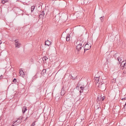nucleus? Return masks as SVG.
<instances>
[{
    "instance_id": "obj_1",
    "label": "nucleus",
    "mask_w": 126,
    "mask_h": 126,
    "mask_svg": "<svg viewBox=\"0 0 126 126\" xmlns=\"http://www.w3.org/2000/svg\"><path fill=\"white\" fill-rule=\"evenodd\" d=\"M80 90L79 91L80 93L83 92V91L85 93L87 92L88 91V87L86 86L85 87L81 86L80 87Z\"/></svg>"
},
{
    "instance_id": "obj_2",
    "label": "nucleus",
    "mask_w": 126,
    "mask_h": 126,
    "mask_svg": "<svg viewBox=\"0 0 126 126\" xmlns=\"http://www.w3.org/2000/svg\"><path fill=\"white\" fill-rule=\"evenodd\" d=\"M91 47V45L90 43H86L85 46L83 47L84 49V53L86 50L89 49Z\"/></svg>"
},
{
    "instance_id": "obj_3",
    "label": "nucleus",
    "mask_w": 126,
    "mask_h": 126,
    "mask_svg": "<svg viewBox=\"0 0 126 126\" xmlns=\"http://www.w3.org/2000/svg\"><path fill=\"white\" fill-rule=\"evenodd\" d=\"M15 45L16 47L19 48V47L21 45L19 43L17 40H15Z\"/></svg>"
},
{
    "instance_id": "obj_4",
    "label": "nucleus",
    "mask_w": 126,
    "mask_h": 126,
    "mask_svg": "<svg viewBox=\"0 0 126 126\" xmlns=\"http://www.w3.org/2000/svg\"><path fill=\"white\" fill-rule=\"evenodd\" d=\"M82 47V46H81V45H77L76 46V49L78 51H79L81 50Z\"/></svg>"
},
{
    "instance_id": "obj_5",
    "label": "nucleus",
    "mask_w": 126,
    "mask_h": 126,
    "mask_svg": "<svg viewBox=\"0 0 126 126\" xmlns=\"http://www.w3.org/2000/svg\"><path fill=\"white\" fill-rule=\"evenodd\" d=\"M102 98V96L101 95H99L97 99V102L100 101Z\"/></svg>"
},
{
    "instance_id": "obj_6",
    "label": "nucleus",
    "mask_w": 126,
    "mask_h": 126,
    "mask_svg": "<svg viewBox=\"0 0 126 126\" xmlns=\"http://www.w3.org/2000/svg\"><path fill=\"white\" fill-rule=\"evenodd\" d=\"M70 34H67L66 36V41H69L70 40Z\"/></svg>"
},
{
    "instance_id": "obj_7",
    "label": "nucleus",
    "mask_w": 126,
    "mask_h": 126,
    "mask_svg": "<svg viewBox=\"0 0 126 126\" xmlns=\"http://www.w3.org/2000/svg\"><path fill=\"white\" fill-rule=\"evenodd\" d=\"M80 45L81 46H82L83 47L84 44L85 43V42H84V41L82 40H80Z\"/></svg>"
},
{
    "instance_id": "obj_8",
    "label": "nucleus",
    "mask_w": 126,
    "mask_h": 126,
    "mask_svg": "<svg viewBox=\"0 0 126 126\" xmlns=\"http://www.w3.org/2000/svg\"><path fill=\"white\" fill-rule=\"evenodd\" d=\"M80 45L81 46H82L83 47L84 44L85 43V42H84V41L82 40H80Z\"/></svg>"
},
{
    "instance_id": "obj_9",
    "label": "nucleus",
    "mask_w": 126,
    "mask_h": 126,
    "mask_svg": "<svg viewBox=\"0 0 126 126\" xmlns=\"http://www.w3.org/2000/svg\"><path fill=\"white\" fill-rule=\"evenodd\" d=\"M51 44L50 42L49 41L47 40V41H46L45 42V45H47V46H49Z\"/></svg>"
},
{
    "instance_id": "obj_10",
    "label": "nucleus",
    "mask_w": 126,
    "mask_h": 126,
    "mask_svg": "<svg viewBox=\"0 0 126 126\" xmlns=\"http://www.w3.org/2000/svg\"><path fill=\"white\" fill-rule=\"evenodd\" d=\"M46 69H43L41 72V74L43 75H44L45 74L46 72Z\"/></svg>"
},
{
    "instance_id": "obj_11",
    "label": "nucleus",
    "mask_w": 126,
    "mask_h": 126,
    "mask_svg": "<svg viewBox=\"0 0 126 126\" xmlns=\"http://www.w3.org/2000/svg\"><path fill=\"white\" fill-rule=\"evenodd\" d=\"M19 74H20V76H23L24 75V73L22 70L19 72Z\"/></svg>"
},
{
    "instance_id": "obj_12",
    "label": "nucleus",
    "mask_w": 126,
    "mask_h": 126,
    "mask_svg": "<svg viewBox=\"0 0 126 126\" xmlns=\"http://www.w3.org/2000/svg\"><path fill=\"white\" fill-rule=\"evenodd\" d=\"M63 90L62 89L61 91V95L63 96L64 94L65 91L63 90Z\"/></svg>"
},
{
    "instance_id": "obj_13",
    "label": "nucleus",
    "mask_w": 126,
    "mask_h": 126,
    "mask_svg": "<svg viewBox=\"0 0 126 126\" xmlns=\"http://www.w3.org/2000/svg\"><path fill=\"white\" fill-rule=\"evenodd\" d=\"M35 8V6L34 5L33 6H32L31 7V11L32 12L34 10Z\"/></svg>"
},
{
    "instance_id": "obj_14",
    "label": "nucleus",
    "mask_w": 126,
    "mask_h": 126,
    "mask_svg": "<svg viewBox=\"0 0 126 126\" xmlns=\"http://www.w3.org/2000/svg\"><path fill=\"white\" fill-rule=\"evenodd\" d=\"M80 40H77V42H76V44L77 45H80Z\"/></svg>"
},
{
    "instance_id": "obj_15",
    "label": "nucleus",
    "mask_w": 126,
    "mask_h": 126,
    "mask_svg": "<svg viewBox=\"0 0 126 126\" xmlns=\"http://www.w3.org/2000/svg\"><path fill=\"white\" fill-rule=\"evenodd\" d=\"M117 60L119 61V62L120 63L121 61V57H118L117 58Z\"/></svg>"
},
{
    "instance_id": "obj_16",
    "label": "nucleus",
    "mask_w": 126,
    "mask_h": 126,
    "mask_svg": "<svg viewBox=\"0 0 126 126\" xmlns=\"http://www.w3.org/2000/svg\"><path fill=\"white\" fill-rule=\"evenodd\" d=\"M22 110H27V108L26 106H24Z\"/></svg>"
},
{
    "instance_id": "obj_17",
    "label": "nucleus",
    "mask_w": 126,
    "mask_h": 126,
    "mask_svg": "<svg viewBox=\"0 0 126 126\" xmlns=\"http://www.w3.org/2000/svg\"><path fill=\"white\" fill-rule=\"evenodd\" d=\"M16 81V79L15 78L13 80V82L14 83H16V82H17Z\"/></svg>"
},
{
    "instance_id": "obj_18",
    "label": "nucleus",
    "mask_w": 126,
    "mask_h": 126,
    "mask_svg": "<svg viewBox=\"0 0 126 126\" xmlns=\"http://www.w3.org/2000/svg\"><path fill=\"white\" fill-rule=\"evenodd\" d=\"M77 78V76H76V77H73L72 76V79H76Z\"/></svg>"
},
{
    "instance_id": "obj_19",
    "label": "nucleus",
    "mask_w": 126,
    "mask_h": 126,
    "mask_svg": "<svg viewBox=\"0 0 126 126\" xmlns=\"http://www.w3.org/2000/svg\"><path fill=\"white\" fill-rule=\"evenodd\" d=\"M40 15H42V16H44V15L45 14L44 11H43L42 12Z\"/></svg>"
},
{
    "instance_id": "obj_20",
    "label": "nucleus",
    "mask_w": 126,
    "mask_h": 126,
    "mask_svg": "<svg viewBox=\"0 0 126 126\" xmlns=\"http://www.w3.org/2000/svg\"><path fill=\"white\" fill-rule=\"evenodd\" d=\"M43 60H44V59L45 61H46L47 59H48V58L47 57H44L43 58Z\"/></svg>"
},
{
    "instance_id": "obj_21",
    "label": "nucleus",
    "mask_w": 126,
    "mask_h": 126,
    "mask_svg": "<svg viewBox=\"0 0 126 126\" xmlns=\"http://www.w3.org/2000/svg\"><path fill=\"white\" fill-rule=\"evenodd\" d=\"M105 96H103L101 100L102 101H103L104 100L105 98Z\"/></svg>"
},
{
    "instance_id": "obj_22",
    "label": "nucleus",
    "mask_w": 126,
    "mask_h": 126,
    "mask_svg": "<svg viewBox=\"0 0 126 126\" xmlns=\"http://www.w3.org/2000/svg\"><path fill=\"white\" fill-rule=\"evenodd\" d=\"M36 122V121H35L32 123L31 125L32 126H34L35 125V123Z\"/></svg>"
},
{
    "instance_id": "obj_23",
    "label": "nucleus",
    "mask_w": 126,
    "mask_h": 126,
    "mask_svg": "<svg viewBox=\"0 0 126 126\" xmlns=\"http://www.w3.org/2000/svg\"><path fill=\"white\" fill-rule=\"evenodd\" d=\"M103 17H104V16L103 17L101 16L100 17V19L102 22V21H103Z\"/></svg>"
},
{
    "instance_id": "obj_24",
    "label": "nucleus",
    "mask_w": 126,
    "mask_h": 126,
    "mask_svg": "<svg viewBox=\"0 0 126 126\" xmlns=\"http://www.w3.org/2000/svg\"><path fill=\"white\" fill-rule=\"evenodd\" d=\"M126 62H125V63H124V64H123V65H122L121 66L123 67V68L122 69H123V68H124V66H125V64H126Z\"/></svg>"
},
{
    "instance_id": "obj_25",
    "label": "nucleus",
    "mask_w": 126,
    "mask_h": 126,
    "mask_svg": "<svg viewBox=\"0 0 126 126\" xmlns=\"http://www.w3.org/2000/svg\"><path fill=\"white\" fill-rule=\"evenodd\" d=\"M6 2H5V1L4 0H1V3H2L3 4H4Z\"/></svg>"
},
{
    "instance_id": "obj_26",
    "label": "nucleus",
    "mask_w": 126,
    "mask_h": 126,
    "mask_svg": "<svg viewBox=\"0 0 126 126\" xmlns=\"http://www.w3.org/2000/svg\"><path fill=\"white\" fill-rule=\"evenodd\" d=\"M43 17L44 16H42V15H40L39 16V18H40L41 17H42V18H43Z\"/></svg>"
},
{
    "instance_id": "obj_27",
    "label": "nucleus",
    "mask_w": 126,
    "mask_h": 126,
    "mask_svg": "<svg viewBox=\"0 0 126 126\" xmlns=\"http://www.w3.org/2000/svg\"><path fill=\"white\" fill-rule=\"evenodd\" d=\"M95 80H96V82H97V83H98V80H99V79L98 78V77H97V78L95 79Z\"/></svg>"
},
{
    "instance_id": "obj_28",
    "label": "nucleus",
    "mask_w": 126,
    "mask_h": 126,
    "mask_svg": "<svg viewBox=\"0 0 126 126\" xmlns=\"http://www.w3.org/2000/svg\"><path fill=\"white\" fill-rule=\"evenodd\" d=\"M112 82H116V79H114L112 81Z\"/></svg>"
},
{
    "instance_id": "obj_29",
    "label": "nucleus",
    "mask_w": 126,
    "mask_h": 126,
    "mask_svg": "<svg viewBox=\"0 0 126 126\" xmlns=\"http://www.w3.org/2000/svg\"><path fill=\"white\" fill-rule=\"evenodd\" d=\"M125 63L124 61H123L121 63V66H122V65H123V64L124 63Z\"/></svg>"
},
{
    "instance_id": "obj_30",
    "label": "nucleus",
    "mask_w": 126,
    "mask_h": 126,
    "mask_svg": "<svg viewBox=\"0 0 126 126\" xmlns=\"http://www.w3.org/2000/svg\"><path fill=\"white\" fill-rule=\"evenodd\" d=\"M119 54H118V53H115L114 55V57H115L117 55H119Z\"/></svg>"
},
{
    "instance_id": "obj_31",
    "label": "nucleus",
    "mask_w": 126,
    "mask_h": 126,
    "mask_svg": "<svg viewBox=\"0 0 126 126\" xmlns=\"http://www.w3.org/2000/svg\"><path fill=\"white\" fill-rule=\"evenodd\" d=\"M22 119V118H20V120H21V119ZM21 121H20L18 122H17V123H21Z\"/></svg>"
},
{
    "instance_id": "obj_32",
    "label": "nucleus",
    "mask_w": 126,
    "mask_h": 126,
    "mask_svg": "<svg viewBox=\"0 0 126 126\" xmlns=\"http://www.w3.org/2000/svg\"><path fill=\"white\" fill-rule=\"evenodd\" d=\"M3 76L2 75H1L0 76V79H1L3 78Z\"/></svg>"
},
{
    "instance_id": "obj_33",
    "label": "nucleus",
    "mask_w": 126,
    "mask_h": 126,
    "mask_svg": "<svg viewBox=\"0 0 126 126\" xmlns=\"http://www.w3.org/2000/svg\"><path fill=\"white\" fill-rule=\"evenodd\" d=\"M126 97H124V98H122V100H126Z\"/></svg>"
},
{
    "instance_id": "obj_34",
    "label": "nucleus",
    "mask_w": 126,
    "mask_h": 126,
    "mask_svg": "<svg viewBox=\"0 0 126 126\" xmlns=\"http://www.w3.org/2000/svg\"><path fill=\"white\" fill-rule=\"evenodd\" d=\"M4 0L6 2H7L8 1V0Z\"/></svg>"
},
{
    "instance_id": "obj_35",
    "label": "nucleus",
    "mask_w": 126,
    "mask_h": 126,
    "mask_svg": "<svg viewBox=\"0 0 126 126\" xmlns=\"http://www.w3.org/2000/svg\"><path fill=\"white\" fill-rule=\"evenodd\" d=\"M123 73L124 74H126V72L125 71H123Z\"/></svg>"
},
{
    "instance_id": "obj_36",
    "label": "nucleus",
    "mask_w": 126,
    "mask_h": 126,
    "mask_svg": "<svg viewBox=\"0 0 126 126\" xmlns=\"http://www.w3.org/2000/svg\"><path fill=\"white\" fill-rule=\"evenodd\" d=\"M96 110H97V109H98L99 108V107H98V106H97H97H96Z\"/></svg>"
},
{
    "instance_id": "obj_37",
    "label": "nucleus",
    "mask_w": 126,
    "mask_h": 126,
    "mask_svg": "<svg viewBox=\"0 0 126 126\" xmlns=\"http://www.w3.org/2000/svg\"><path fill=\"white\" fill-rule=\"evenodd\" d=\"M22 111L23 113H25L26 111Z\"/></svg>"
},
{
    "instance_id": "obj_38",
    "label": "nucleus",
    "mask_w": 126,
    "mask_h": 126,
    "mask_svg": "<svg viewBox=\"0 0 126 126\" xmlns=\"http://www.w3.org/2000/svg\"><path fill=\"white\" fill-rule=\"evenodd\" d=\"M78 84L77 85V86L76 87V88L77 89V88H78L79 87V86H78Z\"/></svg>"
},
{
    "instance_id": "obj_39",
    "label": "nucleus",
    "mask_w": 126,
    "mask_h": 126,
    "mask_svg": "<svg viewBox=\"0 0 126 126\" xmlns=\"http://www.w3.org/2000/svg\"><path fill=\"white\" fill-rule=\"evenodd\" d=\"M17 120L15 122H14V124L16 122H17Z\"/></svg>"
},
{
    "instance_id": "obj_40",
    "label": "nucleus",
    "mask_w": 126,
    "mask_h": 126,
    "mask_svg": "<svg viewBox=\"0 0 126 126\" xmlns=\"http://www.w3.org/2000/svg\"><path fill=\"white\" fill-rule=\"evenodd\" d=\"M125 106H126V103L125 104Z\"/></svg>"
},
{
    "instance_id": "obj_41",
    "label": "nucleus",
    "mask_w": 126,
    "mask_h": 126,
    "mask_svg": "<svg viewBox=\"0 0 126 126\" xmlns=\"http://www.w3.org/2000/svg\"><path fill=\"white\" fill-rule=\"evenodd\" d=\"M103 84V83H102V84H101V85H102V84Z\"/></svg>"
},
{
    "instance_id": "obj_42",
    "label": "nucleus",
    "mask_w": 126,
    "mask_h": 126,
    "mask_svg": "<svg viewBox=\"0 0 126 126\" xmlns=\"http://www.w3.org/2000/svg\"><path fill=\"white\" fill-rule=\"evenodd\" d=\"M95 114H96L97 113H96L95 112Z\"/></svg>"
},
{
    "instance_id": "obj_43",
    "label": "nucleus",
    "mask_w": 126,
    "mask_h": 126,
    "mask_svg": "<svg viewBox=\"0 0 126 126\" xmlns=\"http://www.w3.org/2000/svg\"><path fill=\"white\" fill-rule=\"evenodd\" d=\"M14 125H12V126H14Z\"/></svg>"
},
{
    "instance_id": "obj_44",
    "label": "nucleus",
    "mask_w": 126,
    "mask_h": 126,
    "mask_svg": "<svg viewBox=\"0 0 126 126\" xmlns=\"http://www.w3.org/2000/svg\"><path fill=\"white\" fill-rule=\"evenodd\" d=\"M27 118L26 119H26H27Z\"/></svg>"
},
{
    "instance_id": "obj_45",
    "label": "nucleus",
    "mask_w": 126,
    "mask_h": 126,
    "mask_svg": "<svg viewBox=\"0 0 126 126\" xmlns=\"http://www.w3.org/2000/svg\"><path fill=\"white\" fill-rule=\"evenodd\" d=\"M50 110L49 112H50Z\"/></svg>"
},
{
    "instance_id": "obj_46",
    "label": "nucleus",
    "mask_w": 126,
    "mask_h": 126,
    "mask_svg": "<svg viewBox=\"0 0 126 126\" xmlns=\"http://www.w3.org/2000/svg\"><path fill=\"white\" fill-rule=\"evenodd\" d=\"M11 69H12V68H11V69H10V70H11Z\"/></svg>"
}]
</instances>
